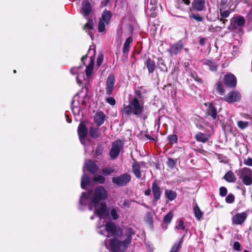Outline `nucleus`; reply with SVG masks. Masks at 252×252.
Listing matches in <instances>:
<instances>
[{
  "label": "nucleus",
  "instance_id": "f704fd0d",
  "mask_svg": "<svg viewBox=\"0 0 252 252\" xmlns=\"http://www.w3.org/2000/svg\"><path fill=\"white\" fill-rule=\"evenodd\" d=\"M131 202V200L124 199L120 201L119 203V205L122 208L126 209L130 207Z\"/></svg>",
  "mask_w": 252,
  "mask_h": 252
},
{
  "label": "nucleus",
  "instance_id": "de8ad7c7",
  "mask_svg": "<svg viewBox=\"0 0 252 252\" xmlns=\"http://www.w3.org/2000/svg\"><path fill=\"white\" fill-rule=\"evenodd\" d=\"M102 172L105 175H109L114 172V169L111 167H106L103 169Z\"/></svg>",
  "mask_w": 252,
  "mask_h": 252
},
{
  "label": "nucleus",
  "instance_id": "49530a36",
  "mask_svg": "<svg viewBox=\"0 0 252 252\" xmlns=\"http://www.w3.org/2000/svg\"><path fill=\"white\" fill-rule=\"evenodd\" d=\"M168 140L169 141L170 143H175L177 142V136L176 135L173 134V135H170L168 136Z\"/></svg>",
  "mask_w": 252,
  "mask_h": 252
},
{
  "label": "nucleus",
  "instance_id": "a878e982",
  "mask_svg": "<svg viewBox=\"0 0 252 252\" xmlns=\"http://www.w3.org/2000/svg\"><path fill=\"white\" fill-rule=\"evenodd\" d=\"M132 171L135 176L137 178H140L141 177V173L140 171V167L139 164L135 163L132 164Z\"/></svg>",
  "mask_w": 252,
  "mask_h": 252
},
{
  "label": "nucleus",
  "instance_id": "4be33fe9",
  "mask_svg": "<svg viewBox=\"0 0 252 252\" xmlns=\"http://www.w3.org/2000/svg\"><path fill=\"white\" fill-rule=\"evenodd\" d=\"M205 105L208 106L207 109V114L211 116L214 120H216L217 117L216 109L213 106L212 103H205Z\"/></svg>",
  "mask_w": 252,
  "mask_h": 252
},
{
  "label": "nucleus",
  "instance_id": "1a4fd4ad",
  "mask_svg": "<svg viewBox=\"0 0 252 252\" xmlns=\"http://www.w3.org/2000/svg\"><path fill=\"white\" fill-rule=\"evenodd\" d=\"M241 99V94L237 91L230 92L224 97V100L228 103L238 102Z\"/></svg>",
  "mask_w": 252,
  "mask_h": 252
},
{
  "label": "nucleus",
  "instance_id": "aec40b11",
  "mask_svg": "<svg viewBox=\"0 0 252 252\" xmlns=\"http://www.w3.org/2000/svg\"><path fill=\"white\" fill-rule=\"evenodd\" d=\"M152 192L154 200H158L160 198L161 192L160 187L158 185L156 181L153 183L152 187Z\"/></svg>",
  "mask_w": 252,
  "mask_h": 252
},
{
  "label": "nucleus",
  "instance_id": "9d476101",
  "mask_svg": "<svg viewBox=\"0 0 252 252\" xmlns=\"http://www.w3.org/2000/svg\"><path fill=\"white\" fill-rule=\"evenodd\" d=\"M70 72L73 75H77L76 81L78 84H81L84 80L83 66L73 67L70 69Z\"/></svg>",
  "mask_w": 252,
  "mask_h": 252
},
{
  "label": "nucleus",
  "instance_id": "f257e3e1",
  "mask_svg": "<svg viewBox=\"0 0 252 252\" xmlns=\"http://www.w3.org/2000/svg\"><path fill=\"white\" fill-rule=\"evenodd\" d=\"M108 217L100 219L96 226V231L98 233L107 237L118 236L122 234L121 240L114 238L106 240L104 242L107 249L112 252H125L130 246L132 242V238L135 234V231L130 227H125L123 229L117 226L111 220L104 222L102 220Z\"/></svg>",
  "mask_w": 252,
  "mask_h": 252
},
{
  "label": "nucleus",
  "instance_id": "f03ea898",
  "mask_svg": "<svg viewBox=\"0 0 252 252\" xmlns=\"http://www.w3.org/2000/svg\"><path fill=\"white\" fill-rule=\"evenodd\" d=\"M92 191L83 192L79 200V209L84 210L88 206L90 210L93 209V205L94 206V214L100 219L104 218L108 216L107 206L105 203L101 202L107 197V192L102 186L97 187L94 190L93 196Z\"/></svg>",
  "mask_w": 252,
  "mask_h": 252
},
{
  "label": "nucleus",
  "instance_id": "e2e57ef3",
  "mask_svg": "<svg viewBox=\"0 0 252 252\" xmlns=\"http://www.w3.org/2000/svg\"><path fill=\"white\" fill-rule=\"evenodd\" d=\"M151 191L150 189H147V190L145 191V194L146 195H150V194H151Z\"/></svg>",
  "mask_w": 252,
  "mask_h": 252
},
{
  "label": "nucleus",
  "instance_id": "2eb2a0df",
  "mask_svg": "<svg viewBox=\"0 0 252 252\" xmlns=\"http://www.w3.org/2000/svg\"><path fill=\"white\" fill-rule=\"evenodd\" d=\"M247 217V215L245 212L237 213L232 218V222L236 225L242 224Z\"/></svg>",
  "mask_w": 252,
  "mask_h": 252
},
{
  "label": "nucleus",
  "instance_id": "412c9836",
  "mask_svg": "<svg viewBox=\"0 0 252 252\" xmlns=\"http://www.w3.org/2000/svg\"><path fill=\"white\" fill-rule=\"evenodd\" d=\"M192 5L194 10L198 11H202L205 6V0H194Z\"/></svg>",
  "mask_w": 252,
  "mask_h": 252
},
{
  "label": "nucleus",
  "instance_id": "4c0bfd02",
  "mask_svg": "<svg viewBox=\"0 0 252 252\" xmlns=\"http://www.w3.org/2000/svg\"><path fill=\"white\" fill-rule=\"evenodd\" d=\"M105 181V178L100 175L95 176L93 179V181L95 183L103 184Z\"/></svg>",
  "mask_w": 252,
  "mask_h": 252
},
{
  "label": "nucleus",
  "instance_id": "680f3d73",
  "mask_svg": "<svg viewBox=\"0 0 252 252\" xmlns=\"http://www.w3.org/2000/svg\"><path fill=\"white\" fill-rule=\"evenodd\" d=\"M205 41H206V39H205L204 38H201L200 39V41H199L200 44L201 45H203L205 43Z\"/></svg>",
  "mask_w": 252,
  "mask_h": 252
},
{
  "label": "nucleus",
  "instance_id": "473e14b6",
  "mask_svg": "<svg viewBox=\"0 0 252 252\" xmlns=\"http://www.w3.org/2000/svg\"><path fill=\"white\" fill-rule=\"evenodd\" d=\"M146 65L150 73L153 72L156 68L155 62L150 59L147 60Z\"/></svg>",
  "mask_w": 252,
  "mask_h": 252
},
{
  "label": "nucleus",
  "instance_id": "39448f33",
  "mask_svg": "<svg viewBox=\"0 0 252 252\" xmlns=\"http://www.w3.org/2000/svg\"><path fill=\"white\" fill-rule=\"evenodd\" d=\"M94 55L95 50L94 49L90 48L86 56L82 57L81 58L82 62L84 63V60L86 59L87 57L90 58V62L89 65L86 66L85 69V72L87 77H89L92 73L94 62Z\"/></svg>",
  "mask_w": 252,
  "mask_h": 252
},
{
  "label": "nucleus",
  "instance_id": "0e129e2a",
  "mask_svg": "<svg viewBox=\"0 0 252 252\" xmlns=\"http://www.w3.org/2000/svg\"><path fill=\"white\" fill-rule=\"evenodd\" d=\"M147 216L148 217V218H149V219L150 220V221H151L152 219V217L151 213H147Z\"/></svg>",
  "mask_w": 252,
  "mask_h": 252
},
{
  "label": "nucleus",
  "instance_id": "423d86ee",
  "mask_svg": "<svg viewBox=\"0 0 252 252\" xmlns=\"http://www.w3.org/2000/svg\"><path fill=\"white\" fill-rule=\"evenodd\" d=\"M131 180V176L127 173H125L120 176L114 177L112 178L113 184L119 187L126 186Z\"/></svg>",
  "mask_w": 252,
  "mask_h": 252
},
{
  "label": "nucleus",
  "instance_id": "ddd939ff",
  "mask_svg": "<svg viewBox=\"0 0 252 252\" xmlns=\"http://www.w3.org/2000/svg\"><path fill=\"white\" fill-rule=\"evenodd\" d=\"M115 83V79L114 75H109L107 78L106 83V93L107 95H110L112 94Z\"/></svg>",
  "mask_w": 252,
  "mask_h": 252
},
{
  "label": "nucleus",
  "instance_id": "79ce46f5",
  "mask_svg": "<svg viewBox=\"0 0 252 252\" xmlns=\"http://www.w3.org/2000/svg\"><path fill=\"white\" fill-rule=\"evenodd\" d=\"M181 241L176 242L172 246L170 252H177L181 247Z\"/></svg>",
  "mask_w": 252,
  "mask_h": 252
},
{
  "label": "nucleus",
  "instance_id": "4468645a",
  "mask_svg": "<svg viewBox=\"0 0 252 252\" xmlns=\"http://www.w3.org/2000/svg\"><path fill=\"white\" fill-rule=\"evenodd\" d=\"M226 8V7H218V13L220 14L218 16V19L223 25L227 22V20L225 19V18L228 17L230 14L229 10L225 9Z\"/></svg>",
  "mask_w": 252,
  "mask_h": 252
},
{
  "label": "nucleus",
  "instance_id": "37998d69",
  "mask_svg": "<svg viewBox=\"0 0 252 252\" xmlns=\"http://www.w3.org/2000/svg\"><path fill=\"white\" fill-rule=\"evenodd\" d=\"M185 227L184 221L182 220H180L175 226V229L177 230H185Z\"/></svg>",
  "mask_w": 252,
  "mask_h": 252
},
{
  "label": "nucleus",
  "instance_id": "393cba45",
  "mask_svg": "<svg viewBox=\"0 0 252 252\" xmlns=\"http://www.w3.org/2000/svg\"><path fill=\"white\" fill-rule=\"evenodd\" d=\"M195 138L198 142L205 143L208 140L209 136L208 134L199 132L195 136Z\"/></svg>",
  "mask_w": 252,
  "mask_h": 252
},
{
  "label": "nucleus",
  "instance_id": "20e7f679",
  "mask_svg": "<svg viewBox=\"0 0 252 252\" xmlns=\"http://www.w3.org/2000/svg\"><path fill=\"white\" fill-rule=\"evenodd\" d=\"M237 175L242 183L250 186L252 184V170L248 167H244L238 170Z\"/></svg>",
  "mask_w": 252,
  "mask_h": 252
},
{
  "label": "nucleus",
  "instance_id": "9b49d317",
  "mask_svg": "<svg viewBox=\"0 0 252 252\" xmlns=\"http://www.w3.org/2000/svg\"><path fill=\"white\" fill-rule=\"evenodd\" d=\"M183 47L184 45L182 42L180 41L172 44L171 47L167 49V51L171 56H173L180 53L183 50Z\"/></svg>",
  "mask_w": 252,
  "mask_h": 252
},
{
  "label": "nucleus",
  "instance_id": "e433bc0d",
  "mask_svg": "<svg viewBox=\"0 0 252 252\" xmlns=\"http://www.w3.org/2000/svg\"><path fill=\"white\" fill-rule=\"evenodd\" d=\"M98 128L91 127L89 129V134L93 138H96L98 136Z\"/></svg>",
  "mask_w": 252,
  "mask_h": 252
},
{
  "label": "nucleus",
  "instance_id": "6ab92c4d",
  "mask_svg": "<svg viewBox=\"0 0 252 252\" xmlns=\"http://www.w3.org/2000/svg\"><path fill=\"white\" fill-rule=\"evenodd\" d=\"M105 119L106 116L101 111H97L94 116V121L98 127L104 123Z\"/></svg>",
  "mask_w": 252,
  "mask_h": 252
},
{
  "label": "nucleus",
  "instance_id": "3c124183",
  "mask_svg": "<svg viewBox=\"0 0 252 252\" xmlns=\"http://www.w3.org/2000/svg\"><path fill=\"white\" fill-rule=\"evenodd\" d=\"M234 200V196L232 194H228L225 198V201L228 203H231Z\"/></svg>",
  "mask_w": 252,
  "mask_h": 252
},
{
  "label": "nucleus",
  "instance_id": "13d9d810",
  "mask_svg": "<svg viewBox=\"0 0 252 252\" xmlns=\"http://www.w3.org/2000/svg\"><path fill=\"white\" fill-rule=\"evenodd\" d=\"M244 163L248 166H252V158H248L246 159L244 161Z\"/></svg>",
  "mask_w": 252,
  "mask_h": 252
},
{
  "label": "nucleus",
  "instance_id": "dca6fc26",
  "mask_svg": "<svg viewBox=\"0 0 252 252\" xmlns=\"http://www.w3.org/2000/svg\"><path fill=\"white\" fill-rule=\"evenodd\" d=\"M224 83L230 87H235L237 84V79L235 76L231 73H228L224 77Z\"/></svg>",
  "mask_w": 252,
  "mask_h": 252
},
{
  "label": "nucleus",
  "instance_id": "bb28decb",
  "mask_svg": "<svg viewBox=\"0 0 252 252\" xmlns=\"http://www.w3.org/2000/svg\"><path fill=\"white\" fill-rule=\"evenodd\" d=\"M224 179L229 183L234 182L236 178L234 174L232 171L227 172L223 177Z\"/></svg>",
  "mask_w": 252,
  "mask_h": 252
},
{
  "label": "nucleus",
  "instance_id": "338daca9",
  "mask_svg": "<svg viewBox=\"0 0 252 252\" xmlns=\"http://www.w3.org/2000/svg\"><path fill=\"white\" fill-rule=\"evenodd\" d=\"M182 0L187 5H188L190 2L189 0Z\"/></svg>",
  "mask_w": 252,
  "mask_h": 252
},
{
  "label": "nucleus",
  "instance_id": "6e6552de",
  "mask_svg": "<svg viewBox=\"0 0 252 252\" xmlns=\"http://www.w3.org/2000/svg\"><path fill=\"white\" fill-rule=\"evenodd\" d=\"M111 13L110 11L105 10L99 20L98 30L99 32H103L105 30V26L108 25L110 21Z\"/></svg>",
  "mask_w": 252,
  "mask_h": 252
},
{
  "label": "nucleus",
  "instance_id": "b1692460",
  "mask_svg": "<svg viewBox=\"0 0 252 252\" xmlns=\"http://www.w3.org/2000/svg\"><path fill=\"white\" fill-rule=\"evenodd\" d=\"M76 96H77L76 98V104L80 107L85 106L86 104L87 98L83 95H81V94H76L73 97V99H74Z\"/></svg>",
  "mask_w": 252,
  "mask_h": 252
},
{
  "label": "nucleus",
  "instance_id": "09e8293b",
  "mask_svg": "<svg viewBox=\"0 0 252 252\" xmlns=\"http://www.w3.org/2000/svg\"><path fill=\"white\" fill-rule=\"evenodd\" d=\"M239 1V0H229L228 5L229 6V7H232V8H235V7L238 4Z\"/></svg>",
  "mask_w": 252,
  "mask_h": 252
},
{
  "label": "nucleus",
  "instance_id": "5701e85b",
  "mask_svg": "<svg viewBox=\"0 0 252 252\" xmlns=\"http://www.w3.org/2000/svg\"><path fill=\"white\" fill-rule=\"evenodd\" d=\"M77 96L75 97L74 99L72 100L71 102V108L73 113L74 114L75 119L77 120V117H79L80 115L81 112V107L79 106L76 103V98Z\"/></svg>",
  "mask_w": 252,
  "mask_h": 252
},
{
  "label": "nucleus",
  "instance_id": "a211bd4d",
  "mask_svg": "<svg viewBox=\"0 0 252 252\" xmlns=\"http://www.w3.org/2000/svg\"><path fill=\"white\" fill-rule=\"evenodd\" d=\"M98 166L92 160H88L86 161L83 167V170L85 172V169H86L92 173H95L98 170Z\"/></svg>",
  "mask_w": 252,
  "mask_h": 252
},
{
  "label": "nucleus",
  "instance_id": "a18cd8bd",
  "mask_svg": "<svg viewBox=\"0 0 252 252\" xmlns=\"http://www.w3.org/2000/svg\"><path fill=\"white\" fill-rule=\"evenodd\" d=\"M167 164L168 166L172 169L175 166L176 162L173 158H169L168 159Z\"/></svg>",
  "mask_w": 252,
  "mask_h": 252
},
{
  "label": "nucleus",
  "instance_id": "603ef678",
  "mask_svg": "<svg viewBox=\"0 0 252 252\" xmlns=\"http://www.w3.org/2000/svg\"><path fill=\"white\" fill-rule=\"evenodd\" d=\"M220 3L218 7H226L229 0H219Z\"/></svg>",
  "mask_w": 252,
  "mask_h": 252
},
{
  "label": "nucleus",
  "instance_id": "c03bdc74",
  "mask_svg": "<svg viewBox=\"0 0 252 252\" xmlns=\"http://www.w3.org/2000/svg\"><path fill=\"white\" fill-rule=\"evenodd\" d=\"M217 90L219 93L220 95L224 94V90L222 84L220 82H218L216 84Z\"/></svg>",
  "mask_w": 252,
  "mask_h": 252
},
{
  "label": "nucleus",
  "instance_id": "7ed1b4c3",
  "mask_svg": "<svg viewBox=\"0 0 252 252\" xmlns=\"http://www.w3.org/2000/svg\"><path fill=\"white\" fill-rule=\"evenodd\" d=\"M144 111V100L140 91L135 92L134 97L130 99L127 105H124L122 113L126 115H133L139 116Z\"/></svg>",
  "mask_w": 252,
  "mask_h": 252
},
{
  "label": "nucleus",
  "instance_id": "c756f323",
  "mask_svg": "<svg viewBox=\"0 0 252 252\" xmlns=\"http://www.w3.org/2000/svg\"><path fill=\"white\" fill-rule=\"evenodd\" d=\"M94 22L93 20L89 19L87 24H86L84 27V29L87 32L88 31V32L91 37L92 38V33L91 32V30L93 29Z\"/></svg>",
  "mask_w": 252,
  "mask_h": 252
},
{
  "label": "nucleus",
  "instance_id": "cd10ccee",
  "mask_svg": "<svg viewBox=\"0 0 252 252\" xmlns=\"http://www.w3.org/2000/svg\"><path fill=\"white\" fill-rule=\"evenodd\" d=\"M165 195L169 200L172 201L176 198L177 193L172 190L166 189L165 190Z\"/></svg>",
  "mask_w": 252,
  "mask_h": 252
},
{
  "label": "nucleus",
  "instance_id": "052dcab7",
  "mask_svg": "<svg viewBox=\"0 0 252 252\" xmlns=\"http://www.w3.org/2000/svg\"><path fill=\"white\" fill-rule=\"evenodd\" d=\"M248 18L249 21H252V8L250 10L249 13L248 15Z\"/></svg>",
  "mask_w": 252,
  "mask_h": 252
},
{
  "label": "nucleus",
  "instance_id": "5fc2aeb1",
  "mask_svg": "<svg viewBox=\"0 0 252 252\" xmlns=\"http://www.w3.org/2000/svg\"><path fill=\"white\" fill-rule=\"evenodd\" d=\"M189 17H190V18H193L194 20H195L198 22L202 21L203 20L202 18L198 14H197V15L191 14L189 16Z\"/></svg>",
  "mask_w": 252,
  "mask_h": 252
},
{
  "label": "nucleus",
  "instance_id": "c85d7f7f",
  "mask_svg": "<svg viewBox=\"0 0 252 252\" xmlns=\"http://www.w3.org/2000/svg\"><path fill=\"white\" fill-rule=\"evenodd\" d=\"M193 212L196 219L200 220L202 219L203 213L200 210L197 205L193 207Z\"/></svg>",
  "mask_w": 252,
  "mask_h": 252
},
{
  "label": "nucleus",
  "instance_id": "774afa93",
  "mask_svg": "<svg viewBox=\"0 0 252 252\" xmlns=\"http://www.w3.org/2000/svg\"><path fill=\"white\" fill-rule=\"evenodd\" d=\"M65 117H66V121L67 122V123H70L71 122V120L70 119H69V118L67 116H65Z\"/></svg>",
  "mask_w": 252,
  "mask_h": 252
},
{
  "label": "nucleus",
  "instance_id": "f8f14e48",
  "mask_svg": "<svg viewBox=\"0 0 252 252\" xmlns=\"http://www.w3.org/2000/svg\"><path fill=\"white\" fill-rule=\"evenodd\" d=\"M87 134V128L83 123H81L78 127V134L81 143L85 145L86 137Z\"/></svg>",
  "mask_w": 252,
  "mask_h": 252
},
{
  "label": "nucleus",
  "instance_id": "2f4dec72",
  "mask_svg": "<svg viewBox=\"0 0 252 252\" xmlns=\"http://www.w3.org/2000/svg\"><path fill=\"white\" fill-rule=\"evenodd\" d=\"M90 184V179L85 173L83 175L81 178V186L83 189H85L86 187Z\"/></svg>",
  "mask_w": 252,
  "mask_h": 252
},
{
  "label": "nucleus",
  "instance_id": "72a5a7b5",
  "mask_svg": "<svg viewBox=\"0 0 252 252\" xmlns=\"http://www.w3.org/2000/svg\"><path fill=\"white\" fill-rule=\"evenodd\" d=\"M205 64L208 66L209 69L212 71H216L217 69L218 65L217 64L210 60H207L205 62Z\"/></svg>",
  "mask_w": 252,
  "mask_h": 252
},
{
  "label": "nucleus",
  "instance_id": "f3484780",
  "mask_svg": "<svg viewBox=\"0 0 252 252\" xmlns=\"http://www.w3.org/2000/svg\"><path fill=\"white\" fill-rule=\"evenodd\" d=\"M92 11V6L88 0H84L80 12L85 18H87Z\"/></svg>",
  "mask_w": 252,
  "mask_h": 252
},
{
  "label": "nucleus",
  "instance_id": "864d4df0",
  "mask_svg": "<svg viewBox=\"0 0 252 252\" xmlns=\"http://www.w3.org/2000/svg\"><path fill=\"white\" fill-rule=\"evenodd\" d=\"M227 191L226 188L222 187L220 189V194L221 196H225L227 194Z\"/></svg>",
  "mask_w": 252,
  "mask_h": 252
},
{
  "label": "nucleus",
  "instance_id": "ea45409f",
  "mask_svg": "<svg viewBox=\"0 0 252 252\" xmlns=\"http://www.w3.org/2000/svg\"><path fill=\"white\" fill-rule=\"evenodd\" d=\"M249 126V123L247 121H238L237 122V126L241 129H244Z\"/></svg>",
  "mask_w": 252,
  "mask_h": 252
},
{
  "label": "nucleus",
  "instance_id": "bf43d9fd",
  "mask_svg": "<svg viewBox=\"0 0 252 252\" xmlns=\"http://www.w3.org/2000/svg\"><path fill=\"white\" fill-rule=\"evenodd\" d=\"M240 115L242 118H244V119H245L247 120H252V117L249 114H246V113H241Z\"/></svg>",
  "mask_w": 252,
  "mask_h": 252
},
{
  "label": "nucleus",
  "instance_id": "c9c22d12",
  "mask_svg": "<svg viewBox=\"0 0 252 252\" xmlns=\"http://www.w3.org/2000/svg\"><path fill=\"white\" fill-rule=\"evenodd\" d=\"M232 21L238 26H243L245 24V20L241 16L234 17Z\"/></svg>",
  "mask_w": 252,
  "mask_h": 252
},
{
  "label": "nucleus",
  "instance_id": "a19ab883",
  "mask_svg": "<svg viewBox=\"0 0 252 252\" xmlns=\"http://www.w3.org/2000/svg\"><path fill=\"white\" fill-rule=\"evenodd\" d=\"M173 217V213L170 211L164 217V222L166 224H169Z\"/></svg>",
  "mask_w": 252,
  "mask_h": 252
},
{
  "label": "nucleus",
  "instance_id": "58836bf2",
  "mask_svg": "<svg viewBox=\"0 0 252 252\" xmlns=\"http://www.w3.org/2000/svg\"><path fill=\"white\" fill-rule=\"evenodd\" d=\"M109 213L111 217L114 220H116L119 218V215L116 209L114 208L109 209Z\"/></svg>",
  "mask_w": 252,
  "mask_h": 252
},
{
  "label": "nucleus",
  "instance_id": "4d7b16f0",
  "mask_svg": "<svg viewBox=\"0 0 252 252\" xmlns=\"http://www.w3.org/2000/svg\"><path fill=\"white\" fill-rule=\"evenodd\" d=\"M241 245L239 242H235L233 244V249L234 250L239 251L240 250Z\"/></svg>",
  "mask_w": 252,
  "mask_h": 252
},
{
  "label": "nucleus",
  "instance_id": "6e6d98bb",
  "mask_svg": "<svg viewBox=\"0 0 252 252\" xmlns=\"http://www.w3.org/2000/svg\"><path fill=\"white\" fill-rule=\"evenodd\" d=\"M106 102L111 105H114L116 103L115 99L112 97H107L106 99Z\"/></svg>",
  "mask_w": 252,
  "mask_h": 252
},
{
  "label": "nucleus",
  "instance_id": "69168bd1",
  "mask_svg": "<svg viewBox=\"0 0 252 252\" xmlns=\"http://www.w3.org/2000/svg\"><path fill=\"white\" fill-rule=\"evenodd\" d=\"M110 2V0H105V1H103V4L104 5H106V4H107L108 3H109Z\"/></svg>",
  "mask_w": 252,
  "mask_h": 252
},
{
  "label": "nucleus",
  "instance_id": "8fccbe9b",
  "mask_svg": "<svg viewBox=\"0 0 252 252\" xmlns=\"http://www.w3.org/2000/svg\"><path fill=\"white\" fill-rule=\"evenodd\" d=\"M103 61V55L102 53H99L97 58L96 64L99 66L102 64Z\"/></svg>",
  "mask_w": 252,
  "mask_h": 252
},
{
  "label": "nucleus",
  "instance_id": "0eeeda50",
  "mask_svg": "<svg viewBox=\"0 0 252 252\" xmlns=\"http://www.w3.org/2000/svg\"><path fill=\"white\" fill-rule=\"evenodd\" d=\"M124 147V143L121 140H117L112 144L111 148L110 150V157L113 158H116Z\"/></svg>",
  "mask_w": 252,
  "mask_h": 252
},
{
  "label": "nucleus",
  "instance_id": "7c9ffc66",
  "mask_svg": "<svg viewBox=\"0 0 252 252\" xmlns=\"http://www.w3.org/2000/svg\"><path fill=\"white\" fill-rule=\"evenodd\" d=\"M132 42V39L131 37H128L124 43L123 52L124 54L127 53L129 52L130 44Z\"/></svg>",
  "mask_w": 252,
  "mask_h": 252
}]
</instances>
